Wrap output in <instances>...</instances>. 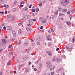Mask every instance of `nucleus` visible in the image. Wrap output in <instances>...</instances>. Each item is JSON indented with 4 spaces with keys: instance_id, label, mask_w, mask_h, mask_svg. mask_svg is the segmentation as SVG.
<instances>
[{
    "instance_id": "28",
    "label": "nucleus",
    "mask_w": 75,
    "mask_h": 75,
    "mask_svg": "<svg viewBox=\"0 0 75 75\" xmlns=\"http://www.w3.org/2000/svg\"><path fill=\"white\" fill-rule=\"evenodd\" d=\"M10 64H11V61H9L8 62V65H10Z\"/></svg>"
},
{
    "instance_id": "43",
    "label": "nucleus",
    "mask_w": 75,
    "mask_h": 75,
    "mask_svg": "<svg viewBox=\"0 0 75 75\" xmlns=\"http://www.w3.org/2000/svg\"><path fill=\"white\" fill-rule=\"evenodd\" d=\"M28 10V8L27 7L25 8V11H27Z\"/></svg>"
},
{
    "instance_id": "15",
    "label": "nucleus",
    "mask_w": 75,
    "mask_h": 75,
    "mask_svg": "<svg viewBox=\"0 0 75 75\" xmlns=\"http://www.w3.org/2000/svg\"><path fill=\"white\" fill-rule=\"evenodd\" d=\"M38 40L39 41H41V38H40V37H38Z\"/></svg>"
},
{
    "instance_id": "3",
    "label": "nucleus",
    "mask_w": 75,
    "mask_h": 75,
    "mask_svg": "<svg viewBox=\"0 0 75 75\" xmlns=\"http://www.w3.org/2000/svg\"><path fill=\"white\" fill-rule=\"evenodd\" d=\"M60 61H61V58L59 57H57L56 58V61L59 62H60Z\"/></svg>"
},
{
    "instance_id": "46",
    "label": "nucleus",
    "mask_w": 75,
    "mask_h": 75,
    "mask_svg": "<svg viewBox=\"0 0 75 75\" xmlns=\"http://www.w3.org/2000/svg\"><path fill=\"white\" fill-rule=\"evenodd\" d=\"M54 74V72H52L51 73V75H52Z\"/></svg>"
},
{
    "instance_id": "22",
    "label": "nucleus",
    "mask_w": 75,
    "mask_h": 75,
    "mask_svg": "<svg viewBox=\"0 0 75 75\" xmlns=\"http://www.w3.org/2000/svg\"><path fill=\"white\" fill-rule=\"evenodd\" d=\"M66 23L68 25H71V23L69 22H67Z\"/></svg>"
},
{
    "instance_id": "32",
    "label": "nucleus",
    "mask_w": 75,
    "mask_h": 75,
    "mask_svg": "<svg viewBox=\"0 0 75 75\" xmlns=\"http://www.w3.org/2000/svg\"><path fill=\"white\" fill-rule=\"evenodd\" d=\"M11 16L9 15L7 16V18H10L11 17Z\"/></svg>"
},
{
    "instance_id": "38",
    "label": "nucleus",
    "mask_w": 75,
    "mask_h": 75,
    "mask_svg": "<svg viewBox=\"0 0 75 75\" xmlns=\"http://www.w3.org/2000/svg\"><path fill=\"white\" fill-rule=\"evenodd\" d=\"M39 19L41 21H42V18L40 17Z\"/></svg>"
},
{
    "instance_id": "42",
    "label": "nucleus",
    "mask_w": 75,
    "mask_h": 75,
    "mask_svg": "<svg viewBox=\"0 0 75 75\" xmlns=\"http://www.w3.org/2000/svg\"><path fill=\"white\" fill-rule=\"evenodd\" d=\"M71 13H74V9H73L72 10H71Z\"/></svg>"
},
{
    "instance_id": "52",
    "label": "nucleus",
    "mask_w": 75,
    "mask_h": 75,
    "mask_svg": "<svg viewBox=\"0 0 75 75\" xmlns=\"http://www.w3.org/2000/svg\"><path fill=\"white\" fill-rule=\"evenodd\" d=\"M47 40H51V38H47Z\"/></svg>"
},
{
    "instance_id": "20",
    "label": "nucleus",
    "mask_w": 75,
    "mask_h": 75,
    "mask_svg": "<svg viewBox=\"0 0 75 75\" xmlns=\"http://www.w3.org/2000/svg\"><path fill=\"white\" fill-rule=\"evenodd\" d=\"M47 67L48 68H51V67H52V64H50L49 65H47Z\"/></svg>"
},
{
    "instance_id": "27",
    "label": "nucleus",
    "mask_w": 75,
    "mask_h": 75,
    "mask_svg": "<svg viewBox=\"0 0 75 75\" xmlns=\"http://www.w3.org/2000/svg\"><path fill=\"white\" fill-rule=\"evenodd\" d=\"M16 11V8H13L12 10L13 12H15Z\"/></svg>"
},
{
    "instance_id": "63",
    "label": "nucleus",
    "mask_w": 75,
    "mask_h": 75,
    "mask_svg": "<svg viewBox=\"0 0 75 75\" xmlns=\"http://www.w3.org/2000/svg\"><path fill=\"white\" fill-rule=\"evenodd\" d=\"M52 70V68H51L50 69V71H51Z\"/></svg>"
},
{
    "instance_id": "11",
    "label": "nucleus",
    "mask_w": 75,
    "mask_h": 75,
    "mask_svg": "<svg viewBox=\"0 0 75 75\" xmlns=\"http://www.w3.org/2000/svg\"><path fill=\"white\" fill-rule=\"evenodd\" d=\"M2 41L4 43V44H6L7 42L6 40L4 39H3L2 40Z\"/></svg>"
},
{
    "instance_id": "8",
    "label": "nucleus",
    "mask_w": 75,
    "mask_h": 75,
    "mask_svg": "<svg viewBox=\"0 0 75 75\" xmlns=\"http://www.w3.org/2000/svg\"><path fill=\"white\" fill-rule=\"evenodd\" d=\"M24 45L25 46H28V42H25L24 43Z\"/></svg>"
},
{
    "instance_id": "39",
    "label": "nucleus",
    "mask_w": 75,
    "mask_h": 75,
    "mask_svg": "<svg viewBox=\"0 0 75 75\" xmlns=\"http://www.w3.org/2000/svg\"><path fill=\"white\" fill-rule=\"evenodd\" d=\"M31 6H33V4H31L30 6H29L28 7L29 8H31Z\"/></svg>"
},
{
    "instance_id": "41",
    "label": "nucleus",
    "mask_w": 75,
    "mask_h": 75,
    "mask_svg": "<svg viewBox=\"0 0 75 75\" xmlns=\"http://www.w3.org/2000/svg\"><path fill=\"white\" fill-rule=\"evenodd\" d=\"M11 47H12V45H11L9 46L8 48H10Z\"/></svg>"
},
{
    "instance_id": "26",
    "label": "nucleus",
    "mask_w": 75,
    "mask_h": 75,
    "mask_svg": "<svg viewBox=\"0 0 75 75\" xmlns=\"http://www.w3.org/2000/svg\"><path fill=\"white\" fill-rule=\"evenodd\" d=\"M15 18L14 17H12V18L11 19V20L12 21H14V19Z\"/></svg>"
},
{
    "instance_id": "9",
    "label": "nucleus",
    "mask_w": 75,
    "mask_h": 75,
    "mask_svg": "<svg viewBox=\"0 0 75 75\" xmlns=\"http://www.w3.org/2000/svg\"><path fill=\"white\" fill-rule=\"evenodd\" d=\"M42 67V64L41 63H40L39 65V69H41V67Z\"/></svg>"
},
{
    "instance_id": "34",
    "label": "nucleus",
    "mask_w": 75,
    "mask_h": 75,
    "mask_svg": "<svg viewBox=\"0 0 75 75\" xmlns=\"http://www.w3.org/2000/svg\"><path fill=\"white\" fill-rule=\"evenodd\" d=\"M42 3H39V6H40L41 7V6H42Z\"/></svg>"
},
{
    "instance_id": "47",
    "label": "nucleus",
    "mask_w": 75,
    "mask_h": 75,
    "mask_svg": "<svg viewBox=\"0 0 75 75\" xmlns=\"http://www.w3.org/2000/svg\"><path fill=\"white\" fill-rule=\"evenodd\" d=\"M32 12H35V9H33V8H32Z\"/></svg>"
},
{
    "instance_id": "60",
    "label": "nucleus",
    "mask_w": 75,
    "mask_h": 75,
    "mask_svg": "<svg viewBox=\"0 0 75 75\" xmlns=\"http://www.w3.org/2000/svg\"><path fill=\"white\" fill-rule=\"evenodd\" d=\"M31 42H34V40L33 39H31Z\"/></svg>"
},
{
    "instance_id": "12",
    "label": "nucleus",
    "mask_w": 75,
    "mask_h": 75,
    "mask_svg": "<svg viewBox=\"0 0 75 75\" xmlns=\"http://www.w3.org/2000/svg\"><path fill=\"white\" fill-rule=\"evenodd\" d=\"M12 33L13 35V36H15L16 35V32H15V31L13 30L12 32Z\"/></svg>"
},
{
    "instance_id": "61",
    "label": "nucleus",
    "mask_w": 75,
    "mask_h": 75,
    "mask_svg": "<svg viewBox=\"0 0 75 75\" xmlns=\"http://www.w3.org/2000/svg\"><path fill=\"white\" fill-rule=\"evenodd\" d=\"M34 44L33 43H32V46H34Z\"/></svg>"
},
{
    "instance_id": "51",
    "label": "nucleus",
    "mask_w": 75,
    "mask_h": 75,
    "mask_svg": "<svg viewBox=\"0 0 75 75\" xmlns=\"http://www.w3.org/2000/svg\"><path fill=\"white\" fill-rule=\"evenodd\" d=\"M14 4H17V2L16 1H15L14 2Z\"/></svg>"
},
{
    "instance_id": "45",
    "label": "nucleus",
    "mask_w": 75,
    "mask_h": 75,
    "mask_svg": "<svg viewBox=\"0 0 75 75\" xmlns=\"http://www.w3.org/2000/svg\"><path fill=\"white\" fill-rule=\"evenodd\" d=\"M73 42H74L75 41V39L73 38L72 39Z\"/></svg>"
},
{
    "instance_id": "29",
    "label": "nucleus",
    "mask_w": 75,
    "mask_h": 75,
    "mask_svg": "<svg viewBox=\"0 0 75 75\" xmlns=\"http://www.w3.org/2000/svg\"><path fill=\"white\" fill-rule=\"evenodd\" d=\"M69 16L70 18V20H71V18H72V15H69Z\"/></svg>"
},
{
    "instance_id": "25",
    "label": "nucleus",
    "mask_w": 75,
    "mask_h": 75,
    "mask_svg": "<svg viewBox=\"0 0 75 75\" xmlns=\"http://www.w3.org/2000/svg\"><path fill=\"white\" fill-rule=\"evenodd\" d=\"M51 45H52V43L51 42H48V46H50Z\"/></svg>"
},
{
    "instance_id": "5",
    "label": "nucleus",
    "mask_w": 75,
    "mask_h": 75,
    "mask_svg": "<svg viewBox=\"0 0 75 75\" xmlns=\"http://www.w3.org/2000/svg\"><path fill=\"white\" fill-rule=\"evenodd\" d=\"M26 19H27V18H26V16H25L23 17V18H22L21 19V20L22 21H23L24 20H26Z\"/></svg>"
},
{
    "instance_id": "56",
    "label": "nucleus",
    "mask_w": 75,
    "mask_h": 75,
    "mask_svg": "<svg viewBox=\"0 0 75 75\" xmlns=\"http://www.w3.org/2000/svg\"><path fill=\"white\" fill-rule=\"evenodd\" d=\"M1 13V14H4V12H0V14Z\"/></svg>"
},
{
    "instance_id": "31",
    "label": "nucleus",
    "mask_w": 75,
    "mask_h": 75,
    "mask_svg": "<svg viewBox=\"0 0 75 75\" xmlns=\"http://www.w3.org/2000/svg\"><path fill=\"white\" fill-rule=\"evenodd\" d=\"M21 40H20L19 42H18V45H20V44H21Z\"/></svg>"
},
{
    "instance_id": "24",
    "label": "nucleus",
    "mask_w": 75,
    "mask_h": 75,
    "mask_svg": "<svg viewBox=\"0 0 75 75\" xmlns=\"http://www.w3.org/2000/svg\"><path fill=\"white\" fill-rule=\"evenodd\" d=\"M58 10H56V11H55V12H54V13L55 14H58Z\"/></svg>"
},
{
    "instance_id": "64",
    "label": "nucleus",
    "mask_w": 75,
    "mask_h": 75,
    "mask_svg": "<svg viewBox=\"0 0 75 75\" xmlns=\"http://www.w3.org/2000/svg\"><path fill=\"white\" fill-rule=\"evenodd\" d=\"M62 15V14L61 13H59V16H61Z\"/></svg>"
},
{
    "instance_id": "18",
    "label": "nucleus",
    "mask_w": 75,
    "mask_h": 75,
    "mask_svg": "<svg viewBox=\"0 0 75 75\" xmlns=\"http://www.w3.org/2000/svg\"><path fill=\"white\" fill-rule=\"evenodd\" d=\"M47 22V21L45 20H43L42 21V24H44V23H45Z\"/></svg>"
},
{
    "instance_id": "33",
    "label": "nucleus",
    "mask_w": 75,
    "mask_h": 75,
    "mask_svg": "<svg viewBox=\"0 0 75 75\" xmlns=\"http://www.w3.org/2000/svg\"><path fill=\"white\" fill-rule=\"evenodd\" d=\"M37 44L38 45H39L40 44V42H37Z\"/></svg>"
},
{
    "instance_id": "23",
    "label": "nucleus",
    "mask_w": 75,
    "mask_h": 75,
    "mask_svg": "<svg viewBox=\"0 0 75 75\" xmlns=\"http://www.w3.org/2000/svg\"><path fill=\"white\" fill-rule=\"evenodd\" d=\"M66 49H67L68 50H72V47H71V48H69V47H67Z\"/></svg>"
},
{
    "instance_id": "13",
    "label": "nucleus",
    "mask_w": 75,
    "mask_h": 75,
    "mask_svg": "<svg viewBox=\"0 0 75 75\" xmlns=\"http://www.w3.org/2000/svg\"><path fill=\"white\" fill-rule=\"evenodd\" d=\"M52 60L53 61V62H55V57H52Z\"/></svg>"
},
{
    "instance_id": "44",
    "label": "nucleus",
    "mask_w": 75,
    "mask_h": 75,
    "mask_svg": "<svg viewBox=\"0 0 75 75\" xmlns=\"http://www.w3.org/2000/svg\"><path fill=\"white\" fill-rule=\"evenodd\" d=\"M7 11H5V14H7Z\"/></svg>"
},
{
    "instance_id": "36",
    "label": "nucleus",
    "mask_w": 75,
    "mask_h": 75,
    "mask_svg": "<svg viewBox=\"0 0 75 75\" xmlns=\"http://www.w3.org/2000/svg\"><path fill=\"white\" fill-rule=\"evenodd\" d=\"M25 72L27 73V72H28V69H26L25 70Z\"/></svg>"
},
{
    "instance_id": "19",
    "label": "nucleus",
    "mask_w": 75,
    "mask_h": 75,
    "mask_svg": "<svg viewBox=\"0 0 75 75\" xmlns=\"http://www.w3.org/2000/svg\"><path fill=\"white\" fill-rule=\"evenodd\" d=\"M39 11V9L37 8H36L35 9V11L37 13H38V11Z\"/></svg>"
},
{
    "instance_id": "6",
    "label": "nucleus",
    "mask_w": 75,
    "mask_h": 75,
    "mask_svg": "<svg viewBox=\"0 0 75 75\" xmlns=\"http://www.w3.org/2000/svg\"><path fill=\"white\" fill-rule=\"evenodd\" d=\"M18 33L19 34H21L23 33V31H22V30L21 29H19L18 30Z\"/></svg>"
},
{
    "instance_id": "1",
    "label": "nucleus",
    "mask_w": 75,
    "mask_h": 75,
    "mask_svg": "<svg viewBox=\"0 0 75 75\" xmlns=\"http://www.w3.org/2000/svg\"><path fill=\"white\" fill-rule=\"evenodd\" d=\"M69 3V0H62L61 2V4L63 6H66Z\"/></svg>"
},
{
    "instance_id": "54",
    "label": "nucleus",
    "mask_w": 75,
    "mask_h": 75,
    "mask_svg": "<svg viewBox=\"0 0 75 75\" xmlns=\"http://www.w3.org/2000/svg\"><path fill=\"white\" fill-rule=\"evenodd\" d=\"M3 51V49H0V52H1Z\"/></svg>"
},
{
    "instance_id": "55",
    "label": "nucleus",
    "mask_w": 75,
    "mask_h": 75,
    "mask_svg": "<svg viewBox=\"0 0 75 75\" xmlns=\"http://www.w3.org/2000/svg\"><path fill=\"white\" fill-rule=\"evenodd\" d=\"M58 10L59 11H60V10H61V9H60V8H58Z\"/></svg>"
},
{
    "instance_id": "50",
    "label": "nucleus",
    "mask_w": 75,
    "mask_h": 75,
    "mask_svg": "<svg viewBox=\"0 0 75 75\" xmlns=\"http://www.w3.org/2000/svg\"><path fill=\"white\" fill-rule=\"evenodd\" d=\"M20 7H23V5H21V4H20Z\"/></svg>"
},
{
    "instance_id": "48",
    "label": "nucleus",
    "mask_w": 75,
    "mask_h": 75,
    "mask_svg": "<svg viewBox=\"0 0 75 75\" xmlns=\"http://www.w3.org/2000/svg\"><path fill=\"white\" fill-rule=\"evenodd\" d=\"M70 14V11H68L67 12V14Z\"/></svg>"
},
{
    "instance_id": "62",
    "label": "nucleus",
    "mask_w": 75,
    "mask_h": 75,
    "mask_svg": "<svg viewBox=\"0 0 75 75\" xmlns=\"http://www.w3.org/2000/svg\"><path fill=\"white\" fill-rule=\"evenodd\" d=\"M59 48H57L56 49V51H59Z\"/></svg>"
},
{
    "instance_id": "10",
    "label": "nucleus",
    "mask_w": 75,
    "mask_h": 75,
    "mask_svg": "<svg viewBox=\"0 0 75 75\" xmlns=\"http://www.w3.org/2000/svg\"><path fill=\"white\" fill-rule=\"evenodd\" d=\"M25 16H26V18L27 19H28V18H30L31 17V16L28 15H25Z\"/></svg>"
},
{
    "instance_id": "49",
    "label": "nucleus",
    "mask_w": 75,
    "mask_h": 75,
    "mask_svg": "<svg viewBox=\"0 0 75 75\" xmlns=\"http://www.w3.org/2000/svg\"><path fill=\"white\" fill-rule=\"evenodd\" d=\"M32 20L33 21H36V20L35 19H33Z\"/></svg>"
},
{
    "instance_id": "2",
    "label": "nucleus",
    "mask_w": 75,
    "mask_h": 75,
    "mask_svg": "<svg viewBox=\"0 0 75 75\" xmlns=\"http://www.w3.org/2000/svg\"><path fill=\"white\" fill-rule=\"evenodd\" d=\"M47 53L49 56H52V53H51V51H49L48 52H47Z\"/></svg>"
},
{
    "instance_id": "53",
    "label": "nucleus",
    "mask_w": 75,
    "mask_h": 75,
    "mask_svg": "<svg viewBox=\"0 0 75 75\" xmlns=\"http://www.w3.org/2000/svg\"><path fill=\"white\" fill-rule=\"evenodd\" d=\"M30 51V49H28V50L27 52L28 53V52H29V51Z\"/></svg>"
},
{
    "instance_id": "7",
    "label": "nucleus",
    "mask_w": 75,
    "mask_h": 75,
    "mask_svg": "<svg viewBox=\"0 0 75 75\" xmlns=\"http://www.w3.org/2000/svg\"><path fill=\"white\" fill-rule=\"evenodd\" d=\"M29 21L30 24H31V25L33 24V21H32V20L30 19L29 20Z\"/></svg>"
},
{
    "instance_id": "30",
    "label": "nucleus",
    "mask_w": 75,
    "mask_h": 75,
    "mask_svg": "<svg viewBox=\"0 0 75 75\" xmlns=\"http://www.w3.org/2000/svg\"><path fill=\"white\" fill-rule=\"evenodd\" d=\"M21 4H24V1H22L21 2Z\"/></svg>"
},
{
    "instance_id": "35",
    "label": "nucleus",
    "mask_w": 75,
    "mask_h": 75,
    "mask_svg": "<svg viewBox=\"0 0 75 75\" xmlns=\"http://www.w3.org/2000/svg\"><path fill=\"white\" fill-rule=\"evenodd\" d=\"M3 29L4 30H6V26H4V27H3Z\"/></svg>"
},
{
    "instance_id": "37",
    "label": "nucleus",
    "mask_w": 75,
    "mask_h": 75,
    "mask_svg": "<svg viewBox=\"0 0 75 75\" xmlns=\"http://www.w3.org/2000/svg\"><path fill=\"white\" fill-rule=\"evenodd\" d=\"M14 41V39H12L11 40V41L13 42V41Z\"/></svg>"
},
{
    "instance_id": "58",
    "label": "nucleus",
    "mask_w": 75,
    "mask_h": 75,
    "mask_svg": "<svg viewBox=\"0 0 75 75\" xmlns=\"http://www.w3.org/2000/svg\"><path fill=\"white\" fill-rule=\"evenodd\" d=\"M42 28H43V27L42 26L40 28V29H42Z\"/></svg>"
},
{
    "instance_id": "59",
    "label": "nucleus",
    "mask_w": 75,
    "mask_h": 75,
    "mask_svg": "<svg viewBox=\"0 0 75 75\" xmlns=\"http://www.w3.org/2000/svg\"><path fill=\"white\" fill-rule=\"evenodd\" d=\"M51 32H54V30L53 29H51Z\"/></svg>"
},
{
    "instance_id": "40",
    "label": "nucleus",
    "mask_w": 75,
    "mask_h": 75,
    "mask_svg": "<svg viewBox=\"0 0 75 75\" xmlns=\"http://www.w3.org/2000/svg\"><path fill=\"white\" fill-rule=\"evenodd\" d=\"M9 54L10 55H13V52L10 53Z\"/></svg>"
},
{
    "instance_id": "14",
    "label": "nucleus",
    "mask_w": 75,
    "mask_h": 75,
    "mask_svg": "<svg viewBox=\"0 0 75 75\" xmlns=\"http://www.w3.org/2000/svg\"><path fill=\"white\" fill-rule=\"evenodd\" d=\"M62 11L64 13H65L67 11V10L66 9H63L62 10Z\"/></svg>"
},
{
    "instance_id": "17",
    "label": "nucleus",
    "mask_w": 75,
    "mask_h": 75,
    "mask_svg": "<svg viewBox=\"0 0 75 75\" xmlns=\"http://www.w3.org/2000/svg\"><path fill=\"white\" fill-rule=\"evenodd\" d=\"M28 58H27V57H25L23 58V60H24V61H25V60H26V59H28Z\"/></svg>"
},
{
    "instance_id": "16",
    "label": "nucleus",
    "mask_w": 75,
    "mask_h": 75,
    "mask_svg": "<svg viewBox=\"0 0 75 75\" xmlns=\"http://www.w3.org/2000/svg\"><path fill=\"white\" fill-rule=\"evenodd\" d=\"M61 71V69H58L57 71V72H59Z\"/></svg>"
},
{
    "instance_id": "57",
    "label": "nucleus",
    "mask_w": 75,
    "mask_h": 75,
    "mask_svg": "<svg viewBox=\"0 0 75 75\" xmlns=\"http://www.w3.org/2000/svg\"><path fill=\"white\" fill-rule=\"evenodd\" d=\"M13 73H14L15 74H16V71H13Z\"/></svg>"
},
{
    "instance_id": "21",
    "label": "nucleus",
    "mask_w": 75,
    "mask_h": 75,
    "mask_svg": "<svg viewBox=\"0 0 75 75\" xmlns=\"http://www.w3.org/2000/svg\"><path fill=\"white\" fill-rule=\"evenodd\" d=\"M46 64H47V65H50L51 64L50 62V61L47 62L46 63Z\"/></svg>"
},
{
    "instance_id": "4",
    "label": "nucleus",
    "mask_w": 75,
    "mask_h": 75,
    "mask_svg": "<svg viewBox=\"0 0 75 75\" xmlns=\"http://www.w3.org/2000/svg\"><path fill=\"white\" fill-rule=\"evenodd\" d=\"M7 29L8 30H9L10 31H11V30H12V28L10 26H7Z\"/></svg>"
}]
</instances>
